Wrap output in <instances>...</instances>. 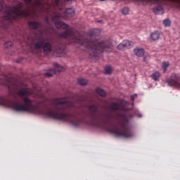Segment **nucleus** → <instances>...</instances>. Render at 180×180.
<instances>
[{
  "mask_svg": "<svg viewBox=\"0 0 180 180\" xmlns=\"http://www.w3.org/2000/svg\"><path fill=\"white\" fill-rule=\"evenodd\" d=\"M32 91L30 89H24L18 91V95L23 100L25 105L20 103H12L10 100H5L0 97V105L3 106H7V108H11L15 112H30L31 113H37V115H43L44 116H47L51 119H55L56 120H62L63 122H67L70 123L75 127H78L80 124L84 123H87L84 120V117H79L81 114L78 112H75L74 114L71 112L65 113L66 110L71 109H81L82 108V104H75L72 101H68L65 98H53L52 100V105H54L56 110L49 109L48 110H43L40 107V103L33 105L32 100L29 99L27 96L32 95Z\"/></svg>",
  "mask_w": 180,
  "mask_h": 180,
  "instance_id": "obj_1",
  "label": "nucleus"
},
{
  "mask_svg": "<svg viewBox=\"0 0 180 180\" xmlns=\"http://www.w3.org/2000/svg\"><path fill=\"white\" fill-rule=\"evenodd\" d=\"M61 18L60 13H51L50 18L55 24L57 29H65L66 30L59 34L60 37L70 40L71 43H77L84 46L89 53L91 60H98L103 51L110 53L113 50L112 43L107 41H99L98 39H84L79 32L70 28L68 25L63 21L58 20Z\"/></svg>",
  "mask_w": 180,
  "mask_h": 180,
  "instance_id": "obj_2",
  "label": "nucleus"
},
{
  "mask_svg": "<svg viewBox=\"0 0 180 180\" xmlns=\"http://www.w3.org/2000/svg\"><path fill=\"white\" fill-rule=\"evenodd\" d=\"M25 5L20 1L15 4V6H6V15L0 19V29H8L12 22L16 20L18 18H27L30 16L29 10H22Z\"/></svg>",
  "mask_w": 180,
  "mask_h": 180,
  "instance_id": "obj_3",
  "label": "nucleus"
},
{
  "mask_svg": "<svg viewBox=\"0 0 180 180\" xmlns=\"http://www.w3.org/2000/svg\"><path fill=\"white\" fill-rule=\"evenodd\" d=\"M89 117L91 119V124L96 127L106 126L112 117V114L107 112H101L96 105L89 106Z\"/></svg>",
  "mask_w": 180,
  "mask_h": 180,
  "instance_id": "obj_4",
  "label": "nucleus"
},
{
  "mask_svg": "<svg viewBox=\"0 0 180 180\" xmlns=\"http://www.w3.org/2000/svg\"><path fill=\"white\" fill-rule=\"evenodd\" d=\"M108 131L112 133L116 137H124V139H131L134 136L133 131L129 128V120L127 118H124L115 125L110 127Z\"/></svg>",
  "mask_w": 180,
  "mask_h": 180,
  "instance_id": "obj_5",
  "label": "nucleus"
},
{
  "mask_svg": "<svg viewBox=\"0 0 180 180\" xmlns=\"http://www.w3.org/2000/svg\"><path fill=\"white\" fill-rule=\"evenodd\" d=\"M35 50H43L45 54L51 53L53 50V46L49 41H46L44 37L40 38L38 41L34 45Z\"/></svg>",
  "mask_w": 180,
  "mask_h": 180,
  "instance_id": "obj_6",
  "label": "nucleus"
},
{
  "mask_svg": "<svg viewBox=\"0 0 180 180\" xmlns=\"http://www.w3.org/2000/svg\"><path fill=\"white\" fill-rule=\"evenodd\" d=\"M127 102L125 100H122L119 103L116 102H112L110 104V108L112 110H126Z\"/></svg>",
  "mask_w": 180,
  "mask_h": 180,
  "instance_id": "obj_7",
  "label": "nucleus"
},
{
  "mask_svg": "<svg viewBox=\"0 0 180 180\" xmlns=\"http://www.w3.org/2000/svg\"><path fill=\"white\" fill-rule=\"evenodd\" d=\"M167 82L170 86H180V75L172 73L170 78L167 80Z\"/></svg>",
  "mask_w": 180,
  "mask_h": 180,
  "instance_id": "obj_8",
  "label": "nucleus"
},
{
  "mask_svg": "<svg viewBox=\"0 0 180 180\" xmlns=\"http://www.w3.org/2000/svg\"><path fill=\"white\" fill-rule=\"evenodd\" d=\"M53 67L55 69L49 70V72H47L44 74L45 77H53L56 72H61V71L64 70V68L60 66L58 63H53Z\"/></svg>",
  "mask_w": 180,
  "mask_h": 180,
  "instance_id": "obj_9",
  "label": "nucleus"
},
{
  "mask_svg": "<svg viewBox=\"0 0 180 180\" xmlns=\"http://www.w3.org/2000/svg\"><path fill=\"white\" fill-rule=\"evenodd\" d=\"M133 42L129 40L122 41L117 46L118 50H121L122 51H124V50H127V49H130V47H133Z\"/></svg>",
  "mask_w": 180,
  "mask_h": 180,
  "instance_id": "obj_10",
  "label": "nucleus"
},
{
  "mask_svg": "<svg viewBox=\"0 0 180 180\" xmlns=\"http://www.w3.org/2000/svg\"><path fill=\"white\" fill-rule=\"evenodd\" d=\"M53 1L56 8H58L59 11H63V9H64V7L65 6V2H68V1H71V0H53Z\"/></svg>",
  "mask_w": 180,
  "mask_h": 180,
  "instance_id": "obj_11",
  "label": "nucleus"
},
{
  "mask_svg": "<svg viewBox=\"0 0 180 180\" xmlns=\"http://www.w3.org/2000/svg\"><path fill=\"white\" fill-rule=\"evenodd\" d=\"M27 5H29L32 0H24ZM34 6L37 8H40V9H44V4H43V0H34Z\"/></svg>",
  "mask_w": 180,
  "mask_h": 180,
  "instance_id": "obj_12",
  "label": "nucleus"
},
{
  "mask_svg": "<svg viewBox=\"0 0 180 180\" xmlns=\"http://www.w3.org/2000/svg\"><path fill=\"white\" fill-rule=\"evenodd\" d=\"M153 12L155 13V15H162V13H164V8H162V6L160 4L153 8Z\"/></svg>",
  "mask_w": 180,
  "mask_h": 180,
  "instance_id": "obj_13",
  "label": "nucleus"
},
{
  "mask_svg": "<svg viewBox=\"0 0 180 180\" xmlns=\"http://www.w3.org/2000/svg\"><path fill=\"white\" fill-rule=\"evenodd\" d=\"M144 53V49L143 48L136 47L134 49V54H135L136 57H143Z\"/></svg>",
  "mask_w": 180,
  "mask_h": 180,
  "instance_id": "obj_14",
  "label": "nucleus"
},
{
  "mask_svg": "<svg viewBox=\"0 0 180 180\" xmlns=\"http://www.w3.org/2000/svg\"><path fill=\"white\" fill-rule=\"evenodd\" d=\"M28 26H29V27H30V29H33L34 30H37V29H39V27H40L41 25L38 22L31 21V22H28Z\"/></svg>",
  "mask_w": 180,
  "mask_h": 180,
  "instance_id": "obj_15",
  "label": "nucleus"
},
{
  "mask_svg": "<svg viewBox=\"0 0 180 180\" xmlns=\"http://www.w3.org/2000/svg\"><path fill=\"white\" fill-rule=\"evenodd\" d=\"M74 15H75V11L72 8H67L64 12V15L66 16V18H72Z\"/></svg>",
  "mask_w": 180,
  "mask_h": 180,
  "instance_id": "obj_16",
  "label": "nucleus"
},
{
  "mask_svg": "<svg viewBox=\"0 0 180 180\" xmlns=\"http://www.w3.org/2000/svg\"><path fill=\"white\" fill-rule=\"evenodd\" d=\"M99 34H101V31L98 29L91 30L89 32V35L90 37L99 36Z\"/></svg>",
  "mask_w": 180,
  "mask_h": 180,
  "instance_id": "obj_17",
  "label": "nucleus"
},
{
  "mask_svg": "<svg viewBox=\"0 0 180 180\" xmlns=\"http://www.w3.org/2000/svg\"><path fill=\"white\" fill-rule=\"evenodd\" d=\"M150 37L154 41L158 40L160 39V32L158 31H155L152 32L150 34Z\"/></svg>",
  "mask_w": 180,
  "mask_h": 180,
  "instance_id": "obj_18",
  "label": "nucleus"
},
{
  "mask_svg": "<svg viewBox=\"0 0 180 180\" xmlns=\"http://www.w3.org/2000/svg\"><path fill=\"white\" fill-rule=\"evenodd\" d=\"M96 94H98V95H100V96H106V91H105V90H103L101 88H97L96 89Z\"/></svg>",
  "mask_w": 180,
  "mask_h": 180,
  "instance_id": "obj_19",
  "label": "nucleus"
},
{
  "mask_svg": "<svg viewBox=\"0 0 180 180\" xmlns=\"http://www.w3.org/2000/svg\"><path fill=\"white\" fill-rule=\"evenodd\" d=\"M169 67V62H163L162 64V68H163V72L165 74L167 72V68Z\"/></svg>",
  "mask_w": 180,
  "mask_h": 180,
  "instance_id": "obj_20",
  "label": "nucleus"
},
{
  "mask_svg": "<svg viewBox=\"0 0 180 180\" xmlns=\"http://www.w3.org/2000/svg\"><path fill=\"white\" fill-rule=\"evenodd\" d=\"M151 78L154 79V81H158V78H160V72H155L151 75Z\"/></svg>",
  "mask_w": 180,
  "mask_h": 180,
  "instance_id": "obj_21",
  "label": "nucleus"
},
{
  "mask_svg": "<svg viewBox=\"0 0 180 180\" xmlns=\"http://www.w3.org/2000/svg\"><path fill=\"white\" fill-rule=\"evenodd\" d=\"M12 46H13V42H12V41H8L4 44V47L8 49V50H9Z\"/></svg>",
  "mask_w": 180,
  "mask_h": 180,
  "instance_id": "obj_22",
  "label": "nucleus"
},
{
  "mask_svg": "<svg viewBox=\"0 0 180 180\" xmlns=\"http://www.w3.org/2000/svg\"><path fill=\"white\" fill-rule=\"evenodd\" d=\"M78 84L79 85H86V84H88V81L84 79L80 78L78 79Z\"/></svg>",
  "mask_w": 180,
  "mask_h": 180,
  "instance_id": "obj_23",
  "label": "nucleus"
},
{
  "mask_svg": "<svg viewBox=\"0 0 180 180\" xmlns=\"http://www.w3.org/2000/svg\"><path fill=\"white\" fill-rule=\"evenodd\" d=\"M105 74H107L108 75L112 74V68L110 66H106L105 68Z\"/></svg>",
  "mask_w": 180,
  "mask_h": 180,
  "instance_id": "obj_24",
  "label": "nucleus"
},
{
  "mask_svg": "<svg viewBox=\"0 0 180 180\" xmlns=\"http://www.w3.org/2000/svg\"><path fill=\"white\" fill-rule=\"evenodd\" d=\"M163 25L166 27H168L169 26H171V21L169 20V19H165L163 20Z\"/></svg>",
  "mask_w": 180,
  "mask_h": 180,
  "instance_id": "obj_25",
  "label": "nucleus"
},
{
  "mask_svg": "<svg viewBox=\"0 0 180 180\" xmlns=\"http://www.w3.org/2000/svg\"><path fill=\"white\" fill-rule=\"evenodd\" d=\"M122 15H127L129 13V8L125 7L122 9Z\"/></svg>",
  "mask_w": 180,
  "mask_h": 180,
  "instance_id": "obj_26",
  "label": "nucleus"
},
{
  "mask_svg": "<svg viewBox=\"0 0 180 180\" xmlns=\"http://www.w3.org/2000/svg\"><path fill=\"white\" fill-rule=\"evenodd\" d=\"M45 23L48 26H50V17H49V16L45 17Z\"/></svg>",
  "mask_w": 180,
  "mask_h": 180,
  "instance_id": "obj_27",
  "label": "nucleus"
},
{
  "mask_svg": "<svg viewBox=\"0 0 180 180\" xmlns=\"http://www.w3.org/2000/svg\"><path fill=\"white\" fill-rule=\"evenodd\" d=\"M137 96V94H134L131 96V101H134V98Z\"/></svg>",
  "mask_w": 180,
  "mask_h": 180,
  "instance_id": "obj_28",
  "label": "nucleus"
},
{
  "mask_svg": "<svg viewBox=\"0 0 180 180\" xmlns=\"http://www.w3.org/2000/svg\"><path fill=\"white\" fill-rule=\"evenodd\" d=\"M4 9V6L2 4V1L0 0V12Z\"/></svg>",
  "mask_w": 180,
  "mask_h": 180,
  "instance_id": "obj_29",
  "label": "nucleus"
},
{
  "mask_svg": "<svg viewBox=\"0 0 180 180\" xmlns=\"http://www.w3.org/2000/svg\"><path fill=\"white\" fill-rule=\"evenodd\" d=\"M8 88L9 91H12V88H11V86H8Z\"/></svg>",
  "mask_w": 180,
  "mask_h": 180,
  "instance_id": "obj_30",
  "label": "nucleus"
},
{
  "mask_svg": "<svg viewBox=\"0 0 180 180\" xmlns=\"http://www.w3.org/2000/svg\"><path fill=\"white\" fill-rule=\"evenodd\" d=\"M101 1H105V0H101Z\"/></svg>",
  "mask_w": 180,
  "mask_h": 180,
  "instance_id": "obj_31",
  "label": "nucleus"
}]
</instances>
